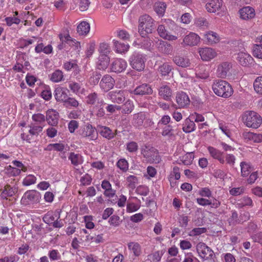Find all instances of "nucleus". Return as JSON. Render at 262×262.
Instances as JSON below:
<instances>
[{"mask_svg":"<svg viewBox=\"0 0 262 262\" xmlns=\"http://www.w3.org/2000/svg\"><path fill=\"white\" fill-rule=\"evenodd\" d=\"M139 23L138 32L142 37H147L148 34L152 33L156 30V21L147 14L140 16Z\"/></svg>","mask_w":262,"mask_h":262,"instance_id":"f257e3e1","label":"nucleus"},{"mask_svg":"<svg viewBox=\"0 0 262 262\" xmlns=\"http://www.w3.org/2000/svg\"><path fill=\"white\" fill-rule=\"evenodd\" d=\"M212 90L216 95L224 98L229 97L233 92L231 85L223 80L214 81L212 84Z\"/></svg>","mask_w":262,"mask_h":262,"instance_id":"f03ea898","label":"nucleus"},{"mask_svg":"<svg viewBox=\"0 0 262 262\" xmlns=\"http://www.w3.org/2000/svg\"><path fill=\"white\" fill-rule=\"evenodd\" d=\"M245 125L249 127L257 128L262 122V118L254 111H246L242 117Z\"/></svg>","mask_w":262,"mask_h":262,"instance_id":"7ed1b4c3","label":"nucleus"},{"mask_svg":"<svg viewBox=\"0 0 262 262\" xmlns=\"http://www.w3.org/2000/svg\"><path fill=\"white\" fill-rule=\"evenodd\" d=\"M141 152L147 163L158 164L161 160L158 150L154 147L145 145L141 148Z\"/></svg>","mask_w":262,"mask_h":262,"instance_id":"20e7f679","label":"nucleus"},{"mask_svg":"<svg viewBox=\"0 0 262 262\" xmlns=\"http://www.w3.org/2000/svg\"><path fill=\"white\" fill-rule=\"evenodd\" d=\"M145 55L138 52H134L129 58L131 67L138 71H142L145 68Z\"/></svg>","mask_w":262,"mask_h":262,"instance_id":"39448f33","label":"nucleus"},{"mask_svg":"<svg viewBox=\"0 0 262 262\" xmlns=\"http://www.w3.org/2000/svg\"><path fill=\"white\" fill-rule=\"evenodd\" d=\"M41 199L40 193L35 190L27 191L21 199V203L24 205L39 203Z\"/></svg>","mask_w":262,"mask_h":262,"instance_id":"423d86ee","label":"nucleus"},{"mask_svg":"<svg viewBox=\"0 0 262 262\" xmlns=\"http://www.w3.org/2000/svg\"><path fill=\"white\" fill-rule=\"evenodd\" d=\"M79 132L82 137L87 138L90 141L95 140L97 138L96 128L90 124L84 126Z\"/></svg>","mask_w":262,"mask_h":262,"instance_id":"0eeeda50","label":"nucleus"},{"mask_svg":"<svg viewBox=\"0 0 262 262\" xmlns=\"http://www.w3.org/2000/svg\"><path fill=\"white\" fill-rule=\"evenodd\" d=\"M196 251L204 259H213L214 252L204 243H199L196 246Z\"/></svg>","mask_w":262,"mask_h":262,"instance_id":"6e6552de","label":"nucleus"},{"mask_svg":"<svg viewBox=\"0 0 262 262\" xmlns=\"http://www.w3.org/2000/svg\"><path fill=\"white\" fill-rule=\"evenodd\" d=\"M108 99L114 103L120 104L125 100L124 91L122 90H116L110 92L107 95Z\"/></svg>","mask_w":262,"mask_h":262,"instance_id":"1a4fd4ad","label":"nucleus"},{"mask_svg":"<svg viewBox=\"0 0 262 262\" xmlns=\"http://www.w3.org/2000/svg\"><path fill=\"white\" fill-rule=\"evenodd\" d=\"M153 93L151 86L147 83H143L137 86L131 93L138 96L150 95Z\"/></svg>","mask_w":262,"mask_h":262,"instance_id":"9d476101","label":"nucleus"},{"mask_svg":"<svg viewBox=\"0 0 262 262\" xmlns=\"http://www.w3.org/2000/svg\"><path fill=\"white\" fill-rule=\"evenodd\" d=\"M126 67V62L121 58L115 59L111 64V71L117 73L124 71Z\"/></svg>","mask_w":262,"mask_h":262,"instance_id":"9b49d317","label":"nucleus"},{"mask_svg":"<svg viewBox=\"0 0 262 262\" xmlns=\"http://www.w3.org/2000/svg\"><path fill=\"white\" fill-rule=\"evenodd\" d=\"M199 52L201 59L204 61H209L216 55L215 50L211 48H201Z\"/></svg>","mask_w":262,"mask_h":262,"instance_id":"f8f14e48","label":"nucleus"},{"mask_svg":"<svg viewBox=\"0 0 262 262\" xmlns=\"http://www.w3.org/2000/svg\"><path fill=\"white\" fill-rule=\"evenodd\" d=\"M114 79L109 75H104L100 82V86L104 91H108L114 87Z\"/></svg>","mask_w":262,"mask_h":262,"instance_id":"ddd939ff","label":"nucleus"},{"mask_svg":"<svg viewBox=\"0 0 262 262\" xmlns=\"http://www.w3.org/2000/svg\"><path fill=\"white\" fill-rule=\"evenodd\" d=\"M231 64L227 62L220 64L217 68V74L221 78H226L230 75V70L231 68Z\"/></svg>","mask_w":262,"mask_h":262,"instance_id":"4468645a","label":"nucleus"},{"mask_svg":"<svg viewBox=\"0 0 262 262\" xmlns=\"http://www.w3.org/2000/svg\"><path fill=\"white\" fill-rule=\"evenodd\" d=\"M59 114L54 110H48L46 112V120L51 126H56L58 123Z\"/></svg>","mask_w":262,"mask_h":262,"instance_id":"2eb2a0df","label":"nucleus"},{"mask_svg":"<svg viewBox=\"0 0 262 262\" xmlns=\"http://www.w3.org/2000/svg\"><path fill=\"white\" fill-rule=\"evenodd\" d=\"M68 90L64 88L58 87L56 88L54 92L55 99L58 102H64L68 97Z\"/></svg>","mask_w":262,"mask_h":262,"instance_id":"dca6fc26","label":"nucleus"},{"mask_svg":"<svg viewBox=\"0 0 262 262\" xmlns=\"http://www.w3.org/2000/svg\"><path fill=\"white\" fill-rule=\"evenodd\" d=\"M237 60L244 67L251 65L253 61V58L249 54L244 52H240L237 54Z\"/></svg>","mask_w":262,"mask_h":262,"instance_id":"f3484780","label":"nucleus"},{"mask_svg":"<svg viewBox=\"0 0 262 262\" xmlns=\"http://www.w3.org/2000/svg\"><path fill=\"white\" fill-rule=\"evenodd\" d=\"M240 17L243 19H250L253 18L255 15L254 9L249 6L245 7L239 11Z\"/></svg>","mask_w":262,"mask_h":262,"instance_id":"a211bd4d","label":"nucleus"},{"mask_svg":"<svg viewBox=\"0 0 262 262\" xmlns=\"http://www.w3.org/2000/svg\"><path fill=\"white\" fill-rule=\"evenodd\" d=\"M200 41V37L196 34L190 32L188 35H186L184 39V43L188 46H194L198 44Z\"/></svg>","mask_w":262,"mask_h":262,"instance_id":"6ab92c4d","label":"nucleus"},{"mask_svg":"<svg viewBox=\"0 0 262 262\" xmlns=\"http://www.w3.org/2000/svg\"><path fill=\"white\" fill-rule=\"evenodd\" d=\"M176 99L179 107H184L189 104V98L184 92L178 93Z\"/></svg>","mask_w":262,"mask_h":262,"instance_id":"aec40b11","label":"nucleus"},{"mask_svg":"<svg viewBox=\"0 0 262 262\" xmlns=\"http://www.w3.org/2000/svg\"><path fill=\"white\" fill-rule=\"evenodd\" d=\"M222 0H211L206 4V9L210 13H214L219 10L222 6Z\"/></svg>","mask_w":262,"mask_h":262,"instance_id":"412c9836","label":"nucleus"},{"mask_svg":"<svg viewBox=\"0 0 262 262\" xmlns=\"http://www.w3.org/2000/svg\"><path fill=\"white\" fill-rule=\"evenodd\" d=\"M159 95L165 100H169L172 95V90L167 85H162L159 88Z\"/></svg>","mask_w":262,"mask_h":262,"instance_id":"4be33fe9","label":"nucleus"},{"mask_svg":"<svg viewBox=\"0 0 262 262\" xmlns=\"http://www.w3.org/2000/svg\"><path fill=\"white\" fill-rule=\"evenodd\" d=\"M208 149L210 155L214 159H217L222 164H224L225 163L223 152H221L219 150L211 146L208 147Z\"/></svg>","mask_w":262,"mask_h":262,"instance_id":"5701e85b","label":"nucleus"},{"mask_svg":"<svg viewBox=\"0 0 262 262\" xmlns=\"http://www.w3.org/2000/svg\"><path fill=\"white\" fill-rule=\"evenodd\" d=\"M106 103L101 99L98 101L94 106V109L96 112V116L97 117H103L105 115V105Z\"/></svg>","mask_w":262,"mask_h":262,"instance_id":"b1692460","label":"nucleus"},{"mask_svg":"<svg viewBox=\"0 0 262 262\" xmlns=\"http://www.w3.org/2000/svg\"><path fill=\"white\" fill-rule=\"evenodd\" d=\"M207 66L204 64H199L195 68V74L198 77L201 79H206L209 77V73L206 70Z\"/></svg>","mask_w":262,"mask_h":262,"instance_id":"393cba45","label":"nucleus"},{"mask_svg":"<svg viewBox=\"0 0 262 262\" xmlns=\"http://www.w3.org/2000/svg\"><path fill=\"white\" fill-rule=\"evenodd\" d=\"M157 31L159 35L164 39L169 40H173L177 39L176 36L169 34L164 25H159L157 29Z\"/></svg>","mask_w":262,"mask_h":262,"instance_id":"a878e982","label":"nucleus"},{"mask_svg":"<svg viewBox=\"0 0 262 262\" xmlns=\"http://www.w3.org/2000/svg\"><path fill=\"white\" fill-rule=\"evenodd\" d=\"M205 41L210 45L216 43L219 41V36L216 33L209 31L204 34Z\"/></svg>","mask_w":262,"mask_h":262,"instance_id":"bb28decb","label":"nucleus"},{"mask_svg":"<svg viewBox=\"0 0 262 262\" xmlns=\"http://www.w3.org/2000/svg\"><path fill=\"white\" fill-rule=\"evenodd\" d=\"M145 118V114L143 112H140L134 115L132 122L133 124L136 127L142 126L143 125Z\"/></svg>","mask_w":262,"mask_h":262,"instance_id":"cd10ccee","label":"nucleus"},{"mask_svg":"<svg viewBox=\"0 0 262 262\" xmlns=\"http://www.w3.org/2000/svg\"><path fill=\"white\" fill-rule=\"evenodd\" d=\"M110 57L108 55H100L97 63V68L99 70L106 69L110 63Z\"/></svg>","mask_w":262,"mask_h":262,"instance_id":"c85d7f7f","label":"nucleus"},{"mask_svg":"<svg viewBox=\"0 0 262 262\" xmlns=\"http://www.w3.org/2000/svg\"><path fill=\"white\" fill-rule=\"evenodd\" d=\"M113 44L115 50L118 53L126 52L129 48L128 44H126L115 39L113 40Z\"/></svg>","mask_w":262,"mask_h":262,"instance_id":"c756f323","label":"nucleus"},{"mask_svg":"<svg viewBox=\"0 0 262 262\" xmlns=\"http://www.w3.org/2000/svg\"><path fill=\"white\" fill-rule=\"evenodd\" d=\"M99 131L102 136L107 139H111L115 136V134L113 133L112 130L107 126H99Z\"/></svg>","mask_w":262,"mask_h":262,"instance_id":"7c9ffc66","label":"nucleus"},{"mask_svg":"<svg viewBox=\"0 0 262 262\" xmlns=\"http://www.w3.org/2000/svg\"><path fill=\"white\" fill-rule=\"evenodd\" d=\"M177 124L176 125H172L171 124L165 126L161 133L162 135L163 136H168V137L174 136V132L177 130Z\"/></svg>","mask_w":262,"mask_h":262,"instance_id":"2f4dec72","label":"nucleus"},{"mask_svg":"<svg viewBox=\"0 0 262 262\" xmlns=\"http://www.w3.org/2000/svg\"><path fill=\"white\" fill-rule=\"evenodd\" d=\"M195 126L193 121L191 119L187 118L185 120L182 129L185 133H189L194 130Z\"/></svg>","mask_w":262,"mask_h":262,"instance_id":"473e14b6","label":"nucleus"},{"mask_svg":"<svg viewBox=\"0 0 262 262\" xmlns=\"http://www.w3.org/2000/svg\"><path fill=\"white\" fill-rule=\"evenodd\" d=\"M90 29V26L88 23L82 21L77 27V32L80 35L87 34Z\"/></svg>","mask_w":262,"mask_h":262,"instance_id":"72a5a7b5","label":"nucleus"},{"mask_svg":"<svg viewBox=\"0 0 262 262\" xmlns=\"http://www.w3.org/2000/svg\"><path fill=\"white\" fill-rule=\"evenodd\" d=\"M173 62L178 66L182 67H187L190 64L189 60L180 56H176L173 58Z\"/></svg>","mask_w":262,"mask_h":262,"instance_id":"f704fd0d","label":"nucleus"},{"mask_svg":"<svg viewBox=\"0 0 262 262\" xmlns=\"http://www.w3.org/2000/svg\"><path fill=\"white\" fill-rule=\"evenodd\" d=\"M154 10L159 16H163L165 13L166 5L162 2H157L154 4Z\"/></svg>","mask_w":262,"mask_h":262,"instance_id":"c9c22d12","label":"nucleus"},{"mask_svg":"<svg viewBox=\"0 0 262 262\" xmlns=\"http://www.w3.org/2000/svg\"><path fill=\"white\" fill-rule=\"evenodd\" d=\"M15 188L13 189L10 185H6L1 194L2 198L7 199V197L13 196L15 194Z\"/></svg>","mask_w":262,"mask_h":262,"instance_id":"e433bc0d","label":"nucleus"},{"mask_svg":"<svg viewBox=\"0 0 262 262\" xmlns=\"http://www.w3.org/2000/svg\"><path fill=\"white\" fill-rule=\"evenodd\" d=\"M86 103L91 105H94L100 100L98 98L97 93L96 92L89 94L86 97Z\"/></svg>","mask_w":262,"mask_h":262,"instance_id":"4c0bfd02","label":"nucleus"},{"mask_svg":"<svg viewBox=\"0 0 262 262\" xmlns=\"http://www.w3.org/2000/svg\"><path fill=\"white\" fill-rule=\"evenodd\" d=\"M241 174L243 177H247L251 171L250 165L246 162H242L240 164Z\"/></svg>","mask_w":262,"mask_h":262,"instance_id":"58836bf2","label":"nucleus"},{"mask_svg":"<svg viewBox=\"0 0 262 262\" xmlns=\"http://www.w3.org/2000/svg\"><path fill=\"white\" fill-rule=\"evenodd\" d=\"M253 86L255 92L262 95V76L257 77L254 81Z\"/></svg>","mask_w":262,"mask_h":262,"instance_id":"ea45409f","label":"nucleus"},{"mask_svg":"<svg viewBox=\"0 0 262 262\" xmlns=\"http://www.w3.org/2000/svg\"><path fill=\"white\" fill-rule=\"evenodd\" d=\"M172 70L171 66L167 63H163L159 68V71L162 76H168Z\"/></svg>","mask_w":262,"mask_h":262,"instance_id":"a19ab883","label":"nucleus"},{"mask_svg":"<svg viewBox=\"0 0 262 262\" xmlns=\"http://www.w3.org/2000/svg\"><path fill=\"white\" fill-rule=\"evenodd\" d=\"M63 73L59 70L54 71L51 76L50 80L54 82H58L63 80Z\"/></svg>","mask_w":262,"mask_h":262,"instance_id":"79ce46f5","label":"nucleus"},{"mask_svg":"<svg viewBox=\"0 0 262 262\" xmlns=\"http://www.w3.org/2000/svg\"><path fill=\"white\" fill-rule=\"evenodd\" d=\"M126 181L128 183L127 186L134 189L136 188L137 184L138 182V179L137 177L133 175H130L126 178Z\"/></svg>","mask_w":262,"mask_h":262,"instance_id":"37998d69","label":"nucleus"},{"mask_svg":"<svg viewBox=\"0 0 262 262\" xmlns=\"http://www.w3.org/2000/svg\"><path fill=\"white\" fill-rule=\"evenodd\" d=\"M69 159L71 160L72 164L75 166H77L81 163V157L79 154L71 152Z\"/></svg>","mask_w":262,"mask_h":262,"instance_id":"c03bdc74","label":"nucleus"},{"mask_svg":"<svg viewBox=\"0 0 262 262\" xmlns=\"http://www.w3.org/2000/svg\"><path fill=\"white\" fill-rule=\"evenodd\" d=\"M194 159V155L192 152L187 153L185 156H183L181 161L183 164L186 165H190Z\"/></svg>","mask_w":262,"mask_h":262,"instance_id":"a18cd8bd","label":"nucleus"},{"mask_svg":"<svg viewBox=\"0 0 262 262\" xmlns=\"http://www.w3.org/2000/svg\"><path fill=\"white\" fill-rule=\"evenodd\" d=\"M99 52L100 55H108L111 52V49L108 44L101 43L99 46Z\"/></svg>","mask_w":262,"mask_h":262,"instance_id":"49530a36","label":"nucleus"},{"mask_svg":"<svg viewBox=\"0 0 262 262\" xmlns=\"http://www.w3.org/2000/svg\"><path fill=\"white\" fill-rule=\"evenodd\" d=\"M101 77V74L98 72H93V75L90 78V82L92 85H96Z\"/></svg>","mask_w":262,"mask_h":262,"instance_id":"de8ad7c7","label":"nucleus"},{"mask_svg":"<svg viewBox=\"0 0 262 262\" xmlns=\"http://www.w3.org/2000/svg\"><path fill=\"white\" fill-rule=\"evenodd\" d=\"M36 178L32 174L27 176L23 180V184L24 186H29L36 182Z\"/></svg>","mask_w":262,"mask_h":262,"instance_id":"09e8293b","label":"nucleus"},{"mask_svg":"<svg viewBox=\"0 0 262 262\" xmlns=\"http://www.w3.org/2000/svg\"><path fill=\"white\" fill-rule=\"evenodd\" d=\"M64 105L66 107L71 106L74 107H77L78 105V102L74 98L68 97L66 101L63 102Z\"/></svg>","mask_w":262,"mask_h":262,"instance_id":"8fccbe9b","label":"nucleus"},{"mask_svg":"<svg viewBox=\"0 0 262 262\" xmlns=\"http://www.w3.org/2000/svg\"><path fill=\"white\" fill-rule=\"evenodd\" d=\"M117 166L123 171H126L128 168V164L127 161L124 159H120L117 162Z\"/></svg>","mask_w":262,"mask_h":262,"instance_id":"3c124183","label":"nucleus"},{"mask_svg":"<svg viewBox=\"0 0 262 262\" xmlns=\"http://www.w3.org/2000/svg\"><path fill=\"white\" fill-rule=\"evenodd\" d=\"M21 170L17 168L9 166L7 168V173L10 174V176L15 177L20 173Z\"/></svg>","mask_w":262,"mask_h":262,"instance_id":"603ef678","label":"nucleus"},{"mask_svg":"<svg viewBox=\"0 0 262 262\" xmlns=\"http://www.w3.org/2000/svg\"><path fill=\"white\" fill-rule=\"evenodd\" d=\"M5 20L8 26H11L13 24L18 25L20 22V19L16 17H7Z\"/></svg>","mask_w":262,"mask_h":262,"instance_id":"864d4df0","label":"nucleus"},{"mask_svg":"<svg viewBox=\"0 0 262 262\" xmlns=\"http://www.w3.org/2000/svg\"><path fill=\"white\" fill-rule=\"evenodd\" d=\"M42 220L45 223L49 225H52L53 222L55 221L54 215L49 212H48L44 215Z\"/></svg>","mask_w":262,"mask_h":262,"instance_id":"5fc2aeb1","label":"nucleus"},{"mask_svg":"<svg viewBox=\"0 0 262 262\" xmlns=\"http://www.w3.org/2000/svg\"><path fill=\"white\" fill-rule=\"evenodd\" d=\"M128 248L132 250L134 254L136 256H138L140 255V251H140V247L138 244H137V243L134 244L133 243H130L128 245Z\"/></svg>","mask_w":262,"mask_h":262,"instance_id":"6e6d98bb","label":"nucleus"},{"mask_svg":"<svg viewBox=\"0 0 262 262\" xmlns=\"http://www.w3.org/2000/svg\"><path fill=\"white\" fill-rule=\"evenodd\" d=\"M253 54L255 57L262 59V46L255 45L253 48Z\"/></svg>","mask_w":262,"mask_h":262,"instance_id":"4d7b16f0","label":"nucleus"},{"mask_svg":"<svg viewBox=\"0 0 262 262\" xmlns=\"http://www.w3.org/2000/svg\"><path fill=\"white\" fill-rule=\"evenodd\" d=\"M207 231V229L204 227L195 228L193 229L190 233V236H195L201 234L202 233H205Z\"/></svg>","mask_w":262,"mask_h":262,"instance_id":"13d9d810","label":"nucleus"},{"mask_svg":"<svg viewBox=\"0 0 262 262\" xmlns=\"http://www.w3.org/2000/svg\"><path fill=\"white\" fill-rule=\"evenodd\" d=\"M230 219L231 220V221L229 222L230 225H234L239 224V216H238L236 211H232V215Z\"/></svg>","mask_w":262,"mask_h":262,"instance_id":"bf43d9fd","label":"nucleus"},{"mask_svg":"<svg viewBox=\"0 0 262 262\" xmlns=\"http://www.w3.org/2000/svg\"><path fill=\"white\" fill-rule=\"evenodd\" d=\"M49 256L51 260H59L61 256L57 250H52L49 252Z\"/></svg>","mask_w":262,"mask_h":262,"instance_id":"052dcab7","label":"nucleus"},{"mask_svg":"<svg viewBox=\"0 0 262 262\" xmlns=\"http://www.w3.org/2000/svg\"><path fill=\"white\" fill-rule=\"evenodd\" d=\"M120 217L118 215H114L109 219L108 222L111 225L115 227L118 226L119 225Z\"/></svg>","mask_w":262,"mask_h":262,"instance_id":"680f3d73","label":"nucleus"},{"mask_svg":"<svg viewBox=\"0 0 262 262\" xmlns=\"http://www.w3.org/2000/svg\"><path fill=\"white\" fill-rule=\"evenodd\" d=\"M32 119L34 121L42 123L46 121V117L42 114L38 113L33 115Z\"/></svg>","mask_w":262,"mask_h":262,"instance_id":"e2e57ef3","label":"nucleus"},{"mask_svg":"<svg viewBox=\"0 0 262 262\" xmlns=\"http://www.w3.org/2000/svg\"><path fill=\"white\" fill-rule=\"evenodd\" d=\"M78 127V123L76 120H71L68 124V128L71 133H73Z\"/></svg>","mask_w":262,"mask_h":262,"instance_id":"0e129e2a","label":"nucleus"},{"mask_svg":"<svg viewBox=\"0 0 262 262\" xmlns=\"http://www.w3.org/2000/svg\"><path fill=\"white\" fill-rule=\"evenodd\" d=\"M138 146L135 142H130L127 144V149L130 152H135L138 150Z\"/></svg>","mask_w":262,"mask_h":262,"instance_id":"69168bd1","label":"nucleus"},{"mask_svg":"<svg viewBox=\"0 0 262 262\" xmlns=\"http://www.w3.org/2000/svg\"><path fill=\"white\" fill-rule=\"evenodd\" d=\"M90 2L89 0H80L79 4V9L81 11H85L88 9Z\"/></svg>","mask_w":262,"mask_h":262,"instance_id":"338daca9","label":"nucleus"},{"mask_svg":"<svg viewBox=\"0 0 262 262\" xmlns=\"http://www.w3.org/2000/svg\"><path fill=\"white\" fill-rule=\"evenodd\" d=\"M254 242L262 244V232H258L251 236Z\"/></svg>","mask_w":262,"mask_h":262,"instance_id":"774afa93","label":"nucleus"}]
</instances>
